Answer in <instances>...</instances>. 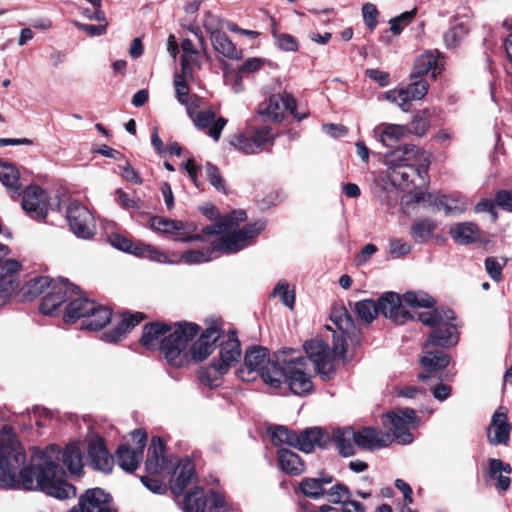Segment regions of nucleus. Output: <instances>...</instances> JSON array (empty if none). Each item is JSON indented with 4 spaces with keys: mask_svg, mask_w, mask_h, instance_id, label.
I'll return each instance as SVG.
<instances>
[{
    "mask_svg": "<svg viewBox=\"0 0 512 512\" xmlns=\"http://www.w3.org/2000/svg\"><path fill=\"white\" fill-rule=\"evenodd\" d=\"M468 33V28L463 23H458L444 34V42L448 48L455 47Z\"/></svg>",
    "mask_w": 512,
    "mask_h": 512,
    "instance_id": "nucleus-53",
    "label": "nucleus"
},
{
    "mask_svg": "<svg viewBox=\"0 0 512 512\" xmlns=\"http://www.w3.org/2000/svg\"><path fill=\"white\" fill-rule=\"evenodd\" d=\"M18 287L19 283H13L12 280H7L3 283H0V308L9 301L12 294L17 290Z\"/></svg>",
    "mask_w": 512,
    "mask_h": 512,
    "instance_id": "nucleus-63",
    "label": "nucleus"
},
{
    "mask_svg": "<svg viewBox=\"0 0 512 512\" xmlns=\"http://www.w3.org/2000/svg\"><path fill=\"white\" fill-rule=\"evenodd\" d=\"M506 264V260L499 261L495 257H487L485 259V269L488 275L495 281H500L502 276V269Z\"/></svg>",
    "mask_w": 512,
    "mask_h": 512,
    "instance_id": "nucleus-58",
    "label": "nucleus"
},
{
    "mask_svg": "<svg viewBox=\"0 0 512 512\" xmlns=\"http://www.w3.org/2000/svg\"><path fill=\"white\" fill-rule=\"evenodd\" d=\"M424 350L425 354L420 359L424 372L418 375L419 380L423 382L433 378L441 380V376H438V374L449 365L450 356L442 351H434L430 348L424 347Z\"/></svg>",
    "mask_w": 512,
    "mask_h": 512,
    "instance_id": "nucleus-19",
    "label": "nucleus"
},
{
    "mask_svg": "<svg viewBox=\"0 0 512 512\" xmlns=\"http://www.w3.org/2000/svg\"><path fill=\"white\" fill-rule=\"evenodd\" d=\"M190 119L198 130L203 131L215 142L220 139L222 130L227 124L226 118L217 116L215 111L210 108L202 109L197 114L193 113Z\"/></svg>",
    "mask_w": 512,
    "mask_h": 512,
    "instance_id": "nucleus-16",
    "label": "nucleus"
},
{
    "mask_svg": "<svg viewBox=\"0 0 512 512\" xmlns=\"http://www.w3.org/2000/svg\"><path fill=\"white\" fill-rule=\"evenodd\" d=\"M183 50V56L181 58V70L183 74L187 76L191 74V65L197 61L198 52L194 48V44L190 39H184L181 43Z\"/></svg>",
    "mask_w": 512,
    "mask_h": 512,
    "instance_id": "nucleus-47",
    "label": "nucleus"
},
{
    "mask_svg": "<svg viewBox=\"0 0 512 512\" xmlns=\"http://www.w3.org/2000/svg\"><path fill=\"white\" fill-rule=\"evenodd\" d=\"M289 111L294 117L302 120L306 114L299 115L296 111V101L289 93L271 95L267 101L258 106V114L265 119L279 123L283 120L284 112Z\"/></svg>",
    "mask_w": 512,
    "mask_h": 512,
    "instance_id": "nucleus-10",
    "label": "nucleus"
},
{
    "mask_svg": "<svg viewBox=\"0 0 512 512\" xmlns=\"http://www.w3.org/2000/svg\"><path fill=\"white\" fill-rule=\"evenodd\" d=\"M429 71H432L433 77H436V72L440 71L437 58L432 52H426L417 58L412 77L424 75Z\"/></svg>",
    "mask_w": 512,
    "mask_h": 512,
    "instance_id": "nucleus-42",
    "label": "nucleus"
},
{
    "mask_svg": "<svg viewBox=\"0 0 512 512\" xmlns=\"http://www.w3.org/2000/svg\"><path fill=\"white\" fill-rule=\"evenodd\" d=\"M392 441L389 433L366 427L356 432V446L362 449H376L387 447Z\"/></svg>",
    "mask_w": 512,
    "mask_h": 512,
    "instance_id": "nucleus-24",
    "label": "nucleus"
},
{
    "mask_svg": "<svg viewBox=\"0 0 512 512\" xmlns=\"http://www.w3.org/2000/svg\"><path fill=\"white\" fill-rule=\"evenodd\" d=\"M146 471L152 475H162L169 473V466L165 457L164 441L159 436H153L148 448L147 460L145 462Z\"/></svg>",
    "mask_w": 512,
    "mask_h": 512,
    "instance_id": "nucleus-21",
    "label": "nucleus"
},
{
    "mask_svg": "<svg viewBox=\"0 0 512 512\" xmlns=\"http://www.w3.org/2000/svg\"><path fill=\"white\" fill-rule=\"evenodd\" d=\"M273 295L279 296L281 298L282 303L289 309L292 310L294 308L295 292L293 289H290L288 283L279 282L273 290Z\"/></svg>",
    "mask_w": 512,
    "mask_h": 512,
    "instance_id": "nucleus-54",
    "label": "nucleus"
},
{
    "mask_svg": "<svg viewBox=\"0 0 512 512\" xmlns=\"http://www.w3.org/2000/svg\"><path fill=\"white\" fill-rule=\"evenodd\" d=\"M355 312L359 320L365 323H371L379 314L378 301L364 299L355 303Z\"/></svg>",
    "mask_w": 512,
    "mask_h": 512,
    "instance_id": "nucleus-44",
    "label": "nucleus"
},
{
    "mask_svg": "<svg viewBox=\"0 0 512 512\" xmlns=\"http://www.w3.org/2000/svg\"><path fill=\"white\" fill-rule=\"evenodd\" d=\"M66 218L70 229L77 237L89 239L95 234L94 218L81 203L71 202L67 207Z\"/></svg>",
    "mask_w": 512,
    "mask_h": 512,
    "instance_id": "nucleus-12",
    "label": "nucleus"
},
{
    "mask_svg": "<svg viewBox=\"0 0 512 512\" xmlns=\"http://www.w3.org/2000/svg\"><path fill=\"white\" fill-rule=\"evenodd\" d=\"M231 144L243 154L252 155L259 153V149L252 136L237 135L231 140Z\"/></svg>",
    "mask_w": 512,
    "mask_h": 512,
    "instance_id": "nucleus-52",
    "label": "nucleus"
},
{
    "mask_svg": "<svg viewBox=\"0 0 512 512\" xmlns=\"http://www.w3.org/2000/svg\"><path fill=\"white\" fill-rule=\"evenodd\" d=\"M430 125L429 113L427 111H421L416 114L411 121L409 128V134H414L418 137L423 136Z\"/></svg>",
    "mask_w": 512,
    "mask_h": 512,
    "instance_id": "nucleus-51",
    "label": "nucleus"
},
{
    "mask_svg": "<svg viewBox=\"0 0 512 512\" xmlns=\"http://www.w3.org/2000/svg\"><path fill=\"white\" fill-rule=\"evenodd\" d=\"M452 238L460 244H469L479 238V229L472 222L456 223L450 227Z\"/></svg>",
    "mask_w": 512,
    "mask_h": 512,
    "instance_id": "nucleus-36",
    "label": "nucleus"
},
{
    "mask_svg": "<svg viewBox=\"0 0 512 512\" xmlns=\"http://www.w3.org/2000/svg\"><path fill=\"white\" fill-rule=\"evenodd\" d=\"M0 181L10 192L20 194L19 172L13 164L0 161Z\"/></svg>",
    "mask_w": 512,
    "mask_h": 512,
    "instance_id": "nucleus-39",
    "label": "nucleus"
},
{
    "mask_svg": "<svg viewBox=\"0 0 512 512\" xmlns=\"http://www.w3.org/2000/svg\"><path fill=\"white\" fill-rule=\"evenodd\" d=\"M374 132L384 146L393 147L402 138L409 135V128L405 125L382 124Z\"/></svg>",
    "mask_w": 512,
    "mask_h": 512,
    "instance_id": "nucleus-27",
    "label": "nucleus"
},
{
    "mask_svg": "<svg viewBox=\"0 0 512 512\" xmlns=\"http://www.w3.org/2000/svg\"><path fill=\"white\" fill-rule=\"evenodd\" d=\"M49 195L39 186L30 185L23 192L22 207L33 219L43 220L48 214Z\"/></svg>",
    "mask_w": 512,
    "mask_h": 512,
    "instance_id": "nucleus-15",
    "label": "nucleus"
},
{
    "mask_svg": "<svg viewBox=\"0 0 512 512\" xmlns=\"http://www.w3.org/2000/svg\"><path fill=\"white\" fill-rule=\"evenodd\" d=\"M241 357L240 342L234 332L228 334L220 343L219 359L216 363V371L226 374L229 369L236 365Z\"/></svg>",
    "mask_w": 512,
    "mask_h": 512,
    "instance_id": "nucleus-18",
    "label": "nucleus"
},
{
    "mask_svg": "<svg viewBox=\"0 0 512 512\" xmlns=\"http://www.w3.org/2000/svg\"><path fill=\"white\" fill-rule=\"evenodd\" d=\"M418 319L424 325L433 328L424 343L425 348H447L458 343L459 338L456 331V324L453 322L455 320V315L452 310L435 309L432 311L421 312L418 315Z\"/></svg>",
    "mask_w": 512,
    "mask_h": 512,
    "instance_id": "nucleus-8",
    "label": "nucleus"
},
{
    "mask_svg": "<svg viewBox=\"0 0 512 512\" xmlns=\"http://www.w3.org/2000/svg\"><path fill=\"white\" fill-rule=\"evenodd\" d=\"M251 136L255 141V144H257L260 152L264 149L265 144H271L274 141V135L272 134L269 126L256 129Z\"/></svg>",
    "mask_w": 512,
    "mask_h": 512,
    "instance_id": "nucleus-59",
    "label": "nucleus"
},
{
    "mask_svg": "<svg viewBox=\"0 0 512 512\" xmlns=\"http://www.w3.org/2000/svg\"><path fill=\"white\" fill-rule=\"evenodd\" d=\"M111 317L112 311L109 307L96 303L93 312L83 321V328L91 331L101 330L111 321Z\"/></svg>",
    "mask_w": 512,
    "mask_h": 512,
    "instance_id": "nucleus-37",
    "label": "nucleus"
},
{
    "mask_svg": "<svg viewBox=\"0 0 512 512\" xmlns=\"http://www.w3.org/2000/svg\"><path fill=\"white\" fill-rule=\"evenodd\" d=\"M213 48L223 56L230 59H237L240 57V51L236 48L230 38L224 33H216L211 37Z\"/></svg>",
    "mask_w": 512,
    "mask_h": 512,
    "instance_id": "nucleus-41",
    "label": "nucleus"
},
{
    "mask_svg": "<svg viewBox=\"0 0 512 512\" xmlns=\"http://www.w3.org/2000/svg\"><path fill=\"white\" fill-rule=\"evenodd\" d=\"M385 178L400 189L411 185L420 187L426 184L430 166V156L413 144H405L385 154Z\"/></svg>",
    "mask_w": 512,
    "mask_h": 512,
    "instance_id": "nucleus-6",
    "label": "nucleus"
},
{
    "mask_svg": "<svg viewBox=\"0 0 512 512\" xmlns=\"http://www.w3.org/2000/svg\"><path fill=\"white\" fill-rule=\"evenodd\" d=\"M195 477V467L191 460L179 461L174 469L170 489L175 496H180Z\"/></svg>",
    "mask_w": 512,
    "mask_h": 512,
    "instance_id": "nucleus-23",
    "label": "nucleus"
},
{
    "mask_svg": "<svg viewBox=\"0 0 512 512\" xmlns=\"http://www.w3.org/2000/svg\"><path fill=\"white\" fill-rule=\"evenodd\" d=\"M323 436V431L320 428H307L297 434L298 441L295 447L305 453H310L316 445H321Z\"/></svg>",
    "mask_w": 512,
    "mask_h": 512,
    "instance_id": "nucleus-38",
    "label": "nucleus"
},
{
    "mask_svg": "<svg viewBox=\"0 0 512 512\" xmlns=\"http://www.w3.org/2000/svg\"><path fill=\"white\" fill-rule=\"evenodd\" d=\"M413 199L417 203L428 202L429 206H433L437 210L443 209L447 216H460L468 207L466 198L456 195L415 193Z\"/></svg>",
    "mask_w": 512,
    "mask_h": 512,
    "instance_id": "nucleus-13",
    "label": "nucleus"
},
{
    "mask_svg": "<svg viewBox=\"0 0 512 512\" xmlns=\"http://www.w3.org/2000/svg\"><path fill=\"white\" fill-rule=\"evenodd\" d=\"M271 442L275 446L287 444L291 447H295L298 441L297 434L290 431L284 426H275L269 429Z\"/></svg>",
    "mask_w": 512,
    "mask_h": 512,
    "instance_id": "nucleus-45",
    "label": "nucleus"
},
{
    "mask_svg": "<svg viewBox=\"0 0 512 512\" xmlns=\"http://www.w3.org/2000/svg\"><path fill=\"white\" fill-rule=\"evenodd\" d=\"M363 20L370 30L378 24V11L374 4L365 3L362 7Z\"/></svg>",
    "mask_w": 512,
    "mask_h": 512,
    "instance_id": "nucleus-62",
    "label": "nucleus"
},
{
    "mask_svg": "<svg viewBox=\"0 0 512 512\" xmlns=\"http://www.w3.org/2000/svg\"><path fill=\"white\" fill-rule=\"evenodd\" d=\"M110 242L113 247L135 256L146 258L158 263L169 262L168 256L157 248L140 242L134 243L130 239L119 234L111 236Z\"/></svg>",
    "mask_w": 512,
    "mask_h": 512,
    "instance_id": "nucleus-14",
    "label": "nucleus"
},
{
    "mask_svg": "<svg viewBox=\"0 0 512 512\" xmlns=\"http://www.w3.org/2000/svg\"><path fill=\"white\" fill-rule=\"evenodd\" d=\"M170 330V327L166 324L151 323L144 327L140 343L143 347L149 350L159 348L161 350V344L166 339H162V336Z\"/></svg>",
    "mask_w": 512,
    "mask_h": 512,
    "instance_id": "nucleus-29",
    "label": "nucleus"
},
{
    "mask_svg": "<svg viewBox=\"0 0 512 512\" xmlns=\"http://www.w3.org/2000/svg\"><path fill=\"white\" fill-rule=\"evenodd\" d=\"M511 427L504 412L496 411L488 428V440L493 445L507 444L510 439Z\"/></svg>",
    "mask_w": 512,
    "mask_h": 512,
    "instance_id": "nucleus-26",
    "label": "nucleus"
},
{
    "mask_svg": "<svg viewBox=\"0 0 512 512\" xmlns=\"http://www.w3.org/2000/svg\"><path fill=\"white\" fill-rule=\"evenodd\" d=\"M330 318L340 331L339 335H334L333 350L321 339H311L304 344L305 353L324 381L330 380L335 374L334 360L336 357H345L346 338L355 330L353 318L345 307L334 308Z\"/></svg>",
    "mask_w": 512,
    "mask_h": 512,
    "instance_id": "nucleus-5",
    "label": "nucleus"
},
{
    "mask_svg": "<svg viewBox=\"0 0 512 512\" xmlns=\"http://www.w3.org/2000/svg\"><path fill=\"white\" fill-rule=\"evenodd\" d=\"M412 250V245L401 239H392L389 243V253L393 258H400L409 254Z\"/></svg>",
    "mask_w": 512,
    "mask_h": 512,
    "instance_id": "nucleus-60",
    "label": "nucleus"
},
{
    "mask_svg": "<svg viewBox=\"0 0 512 512\" xmlns=\"http://www.w3.org/2000/svg\"><path fill=\"white\" fill-rule=\"evenodd\" d=\"M192 77V73L187 76L182 74H176L174 79V85L176 90V97L178 101L182 104L189 97V87L187 86L186 81Z\"/></svg>",
    "mask_w": 512,
    "mask_h": 512,
    "instance_id": "nucleus-57",
    "label": "nucleus"
},
{
    "mask_svg": "<svg viewBox=\"0 0 512 512\" xmlns=\"http://www.w3.org/2000/svg\"><path fill=\"white\" fill-rule=\"evenodd\" d=\"M76 288L77 286L67 279L56 281L47 276H41L27 282L25 295L33 299L38 295L45 294L40 304V311L45 315H52L65 300L71 298Z\"/></svg>",
    "mask_w": 512,
    "mask_h": 512,
    "instance_id": "nucleus-7",
    "label": "nucleus"
},
{
    "mask_svg": "<svg viewBox=\"0 0 512 512\" xmlns=\"http://www.w3.org/2000/svg\"><path fill=\"white\" fill-rule=\"evenodd\" d=\"M26 454L14 429L5 425L0 431V487L40 490L64 500L76 496V488L67 482L62 463L71 475L80 476L83 470L82 453L77 443L65 448L50 445L35 450L28 467Z\"/></svg>",
    "mask_w": 512,
    "mask_h": 512,
    "instance_id": "nucleus-1",
    "label": "nucleus"
},
{
    "mask_svg": "<svg viewBox=\"0 0 512 512\" xmlns=\"http://www.w3.org/2000/svg\"><path fill=\"white\" fill-rule=\"evenodd\" d=\"M512 472L510 464L499 459H489V474L492 479L497 480L496 488L500 492L509 489L511 480L508 475Z\"/></svg>",
    "mask_w": 512,
    "mask_h": 512,
    "instance_id": "nucleus-31",
    "label": "nucleus"
},
{
    "mask_svg": "<svg viewBox=\"0 0 512 512\" xmlns=\"http://www.w3.org/2000/svg\"><path fill=\"white\" fill-rule=\"evenodd\" d=\"M332 481L333 479L330 476L307 477L300 482V490L307 497L319 499L324 497L326 488L332 484Z\"/></svg>",
    "mask_w": 512,
    "mask_h": 512,
    "instance_id": "nucleus-32",
    "label": "nucleus"
},
{
    "mask_svg": "<svg viewBox=\"0 0 512 512\" xmlns=\"http://www.w3.org/2000/svg\"><path fill=\"white\" fill-rule=\"evenodd\" d=\"M310 360L294 349H283L270 357L267 348L253 346L246 350L244 363L238 371L243 381H253L261 377L273 390L287 384L292 393L305 395L313 388L310 374L307 372Z\"/></svg>",
    "mask_w": 512,
    "mask_h": 512,
    "instance_id": "nucleus-2",
    "label": "nucleus"
},
{
    "mask_svg": "<svg viewBox=\"0 0 512 512\" xmlns=\"http://www.w3.org/2000/svg\"><path fill=\"white\" fill-rule=\"evenodd\" d=\"M383 96L387 101L398 104L402 111H408L409 100L404 88L389 90Z\"/></svg>",
    "mask_w": 512,
    "mask_h": 512,
    "instance_id": "nucleus-55",
    "label": "nucleus"
},
{
    "mask_svg": "<svg viewBox=\"0 0 512 512\" xmlns=\"http://www.w3.org/2000/svg\"><path fill=\"white\" fill-rule=\"evenodd\" d=\"M208 507V493L198 486L192 488L184 497V512H205Z\"/></svg>",
    "mask_w": 512,
    "mask_h": 512,
    "instance_id": "nucleus-35",
    "label": "nucleus"
},
{
    "mask_svg": "<svg viewBox=\"0 0 512 512\" xmlns=\"http://www.w3.org/2000/svg\"><path fill=\"white\" fill-rule=\"evenodd\" d=\"M324 497L331 503L343 506V503L351 499V492L345 485L335 483L327 486Z\"/></svg>",
    "mask_w": 512,
    "mask_h": 512,
    "instance_id": "nucleus-46",
    "label": "nucleus"
},
{
    "mask_svg": "<svg viewBox=\"0 0 512 512\" xmlns=\"http://www.w3.org/2000/svg\"><path fill=\"white\" fill-rule=\"evenodd\" d=\"M199 327L192 323L179 324L161 344V353L167 362L175 367L187 365L190 361L201 362L213 351L214 344L222 336V330L214 323L207 327L199 339L187 349L189 342L198 334Z\"/></svg>",
    "mask_w": 512,
    "mask_h": 512,
    "instance_id": "nucleus-4",
    "label": "nucleus"
},
{
    "mask_svg": "<svg viewBox=\"0 0 512 512\" xmlns=\"http://www.w3.org/2000/svg\"><path fill=\"white\" fill-rule=\"evenodd\" d=\"M141 482L151 492L163 494L166 491V485L163 481L153 476H142Z\"/></svg>",
    "mask_w": 512,
    "mask_h": 512,
    "instance_id": "nucleus-64",
    "label": "nucleus"
},
{
    "mask_svg": "<svg viewBox=\"0 0 512 512\" xmlns=\"http://www.w3.org/2000/svg\"><path fill=\"white\" fill-rule=\"evenodd\" d=\"M399 294L386 292L378 299L379 313L396 324H404L413 319L411 313L405 309Z\"/></svg>",
    "mask_w": 512,
    "mask_h": 512,
    "instance_id": "nucleus-17",
    "label": "nucleus"
},
{
    "mask_svg": "<svg viewBox=\"0 0 512 512\" xmlns=\"http://www.w3.org/2000/svg\"><path fill=\"white\" fill-rule=\"evenodd\" d=\"M149 227L162 234H175V240L190 242L202 239L203 235L193 234L196 226L193 223L172 220L162 216H154L149 219Z\"/></svg>",
    "mask_w": 512,
    "mask_h": 512,
    "instance_id": "nucleus-11",
    "label": "nucleus"
},
{
    "mask_svg": "<svg viewBox=\"0 0 512 512\" xmlns=\"http://www.w3.org/2000/svg\"><path fill=\"white\" fill-rule=\"evenodd\" d=\"M334 441L342 456L349 457L355 454L356 431L353 428L337 429L334 432Z\"/></svg>",
    "mask_w": 512,
    "mask_h": 512,
    "instance_id": "nucleus-34",
    "label": "nucleus"
},
{
    "mask_svg": "<svg viewBox=\"0 0 512 512\" xmlns=\"http://www.w3.org/2000/svg\"><path fill=\"white\" fill-rule=\"evenodd\" d=\"M205 171L211 185H213L219 191H224L225 181L222 178L219 169L215 165L207 163L205 165Z\"/></svg>",
    "mask_w": 512,
    "mask_h": 512,
    "instance_id": "nucleus-61",
    "label": "nucleus"
},
{
    "mask_svg": "<svg viewBox=\"0 0 512 512\" xmlns=\"http://www.w3.org/2000/svg\"><path fill=\"white\" fill-rule=\"evenodd\" d=\"M89 464L94 470L103 473H110L113 469L114 460L107 449L103 438H96L88 444Z\"/></svg>",
    "mask_w": 512,
    "mask_h": 512,
    "instance_id": "nucleus-22",
    "label": "nucleus"
},
{
    "mask_svg": "<svg viewBox=\"0 0 512 512\" xmlns=\"http://www.w3.org/2000/svg\"><path fill=\"white\" fill-rule=\"evenodd\" d=\"M144 319V314L136 312L134 314H123L121 323L112 331L105 332L102 338L106 342L116 343L120 341L126 333H128L134 326L139 324Z\"/></svg>",
    "mask_w": 512,
    "mask_h": 512,
    "instance_id": "nucleus-28",
    "label": "nucleus"
},
{
    "mask_svg": "<svg viewBox=\"0 0 512 512\" xmlns=\"http://www.w3.org/2000/svg\"><path fill=\"white\" fill-rule=\"evenodd\" d=\"M223 375L224 374H220L216 371L215 362H212L209 367H201L198 371V377L201 383L209 387H218Z\"/></svg>",
    "mask_w": 512,
    "mask_h": 512,
    "instance_id": "nucleus-49",
    "label": "nucleus"
},
{
    "mask_svg": "<svg viewBox=\"0 0 512 512\" xmlns=\"http://www.w3.org/2000/svg\"><path fill=\"white\" fill-rule=\"evenodd\" d=\"M402 299L411 308H432L436 304L435 299L424 291H408Z\"/></svg>",
    "mask_w": 512,
    "mask_h": 512,
    "instance_id": "nucleus-43",
    "label": "nucleus"
},
{
    "mask_svg": "<svg viewBox=\"0 0 512 512\" xmlns=\"http://www.w3.org/2000/svg\"><path fill=\"white\" fill-rule=\"evenodd\" d=\"M416 411L411 408L398 409L385 415L384 425L389 426L394 439L400 444H410L413 441L411 429L419 424Z\"/></svg>",
    "mask_w": 512,
    "mask_h": 512,
    "instance_id": "nucleus-9",
    "label": "nucleus"
},
{
    "mask_svg": "<svg viewBox=\"0 0 512 512\" xmlns=\"http://www.w3.org/2000/svg\"><path fill=\"white\" fill-rule=\"evenodd\" d=\"M20 268L21 264L16 260L5 259L4 261H0V283L7 280H12L13 283H19L15 274Z\"/></svg>",
    "mask_w": 512,
    "mask_h": 512,
    "instance_id": "nucleus-50",
    "label": "nucleus"
},
{
    "mask_svg": "<svg viewBox=\"0 0 512 512\" xmlns=\"http://www.w3.org/2000/svg\"><path fill=\"white\" fill-rule=\"evenodd\" d=\"M110 495L100 488L88 489L81 497L76 506L77 512H97L101 507L109 504Z\"/></svg>",
    "mask_w": 512,
    "mask_h": 512,
    "instance_id": "nucleus-25",
    "label": "nucleus"
},
{
    "mask_svg": "<svg viewBox=\"0 0 512 512\" xmlns=\"http://www.w3.org/2000/svg\"><path fill=\"white\" fill-rule=\"evenodd\" d=\"M142 458L143 454L140 450H135L126 444L119 446L116 451V462L126 472L135 471Z\"/></svg>",
    "mask_w": 512,
    "mask_h": 512,
    "instance_id": "nucleus-30",
    "label": "nucleus"
},
{
    "mask_svg": "<svg viewBox=\"0 0 512 512\" xmlns=\"http://www.w3.org/2000/svg\"><path fill=\"white\" fill-rule=\"evenodd\" d=\"M278 461L280 469L292 476L300 475L304 472L305 465L298 454L288 449L278 450Z\"/></svg>",
    "mask_w": 512,
    "mask_h": 512,
    "instance_id": "nucleus-33",
    "label": "nucleus"
},
{
    "mask_svg": "<svg viewBox=\"0 0 512 512\" xmlns=\"http://www.w3.org/2000/svg\"><path fill=\"white\" fill-rule=\"evenodd\" d=\"M404 89L407 93V98L410 103L411 101L422 99L427 94L428 84L424 80H419L411 83Z\"/></svg>",
    "mask_w": 512,
    "mask_h": 512,
    "instance_id": "nucleus-56",
    "label": "nucleus"
},
{
    "mask_svg": "<svg viewBox=\"0 0 512 512\" xmlns=\"http://www.w3.org/2000/svg\"><path fill=\"white\" fill-rule=\"evenodd\" d=\"M64 302H68L63 317L65 323H74L79 319L87 320L96 307V302L83 296L78 286L71 298Z\"/></svg>",
    "mask_w": 512,
    "mask_h": 512,
    "instance_id": "nucleus-20",
    "label": "nucleus"
},
{
    "mask_svg": "<svg viewBox=\"0 0 512 512\" xmlns=\"http://www.w3.org/2000/svg\"><path fill=\"white\" fill-rule=\"evenodd\" d=\"M271 21H272V35L275 40L276 46L279 49L284 50V51H289V52L297 51L298 50V42L295 39V37H293L292 35L287 34V33L277 32L274 19H272Z\"/></svg>",
    "mask_w": 512,
    "mask_h": 512,
    "instance_id": "nucleus-48",
    "label": "nucleus"
},
{
    "mask_svg": "<svg viewBox=\"0 0 512 512\" xmlns=\"http://www.w3.org/2000/svg\"><path fill=\"white\" fill-rule=\"evenodd\" d=\"M437 228V223L429 218L415 221L411 225V236L416 243H424L430 239Z\"/></svg>",
    "mask_w": 512,
    "mask_h": 512,
    "instance_id": "nucleus-40",
    "label": "nucleus"
},
{
    "mask_svg": "<svg viewBox=\"0 0 512 512\" xmlns=\"http://www.w3.org/2000/svg\"><path fill=\"white\" fill-rule=\"evenodd\" d=\"M246 219L247 214L244 210H235L221 218L218 222L206 226L202 231L203 235L219 236V238L211 242L212 249L207 252L198 250L186 251L180 256L178 261L169 260V263L201 264L211 261L214 258L213 253L215 251L222 254H231L246 248L265 227V222L256 221L236 230L239 224Z\"/></svg>",
    "mask_w": 512,
    "mask_h": 512,
    "instance_id": "nucleus-3",
    "label": "nucleus"
}]
</instances>
